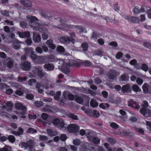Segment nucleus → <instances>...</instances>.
<instances>
[{"label":"nucleus","instance_id":"f257e3e1","mask_svg":"<svg viewBox=\"0 0 151 151\" xmlns=\"http://www.w3.org/2000/svg\"><path fill=\"white\" fill-rule=\"evenodd\" d=\"M28 20V24L35 30H37L43 25L38 23V19L36 17L33 16H28L26 17Z\"/></svg>","mask_w":151,"mask_h":151},{"label":"nucleus","instance_id":"f03ea898","mask_svg":"<svg viewBox=\"0 0 151 151\" xmlns=\"http://www.w3.org/2000/svg\"><path fill=\"white\" fill-rule=\"evenodd\" d=\"M32 72L36 75L37 76L40 78H42L45 76L47 73L43 71L40 66H35L32 70Z\"/></svg>","mask_w":151,"mask_h":151},{"label":"nucleus","instance_id":"7ed1b4c3","mask_svg":"<svg viewBox=\"0 0 151 151\" xmlns=\"http://www.w3.org/2000/svg\"><path fill=\"white\" fill-rule=\"evenodd\" d=\"M67 129L70 133H74L78 132L79 127L78 125L73 124L69 125L67 127Z\"/></svg>","mask_w":151,"mask_h":151},{"label":"nucleus","instance_id":"20e7f679","mask_svg":"<svg viewBox=\"0 0 151 151\" xmlns=\"http://www.w3.org/2000/svg\"><path fill=\"white\" fill-rule=\"evenodd\" d=\"M40 32L42 33V37L44 40H46L47 39L48 37V29L45 28L43 25L41 26L40 28L37 30Z\"/></svg>","mask_w":151,"mask_h":151},{"label":"nucleus","instance_id":"39448f33","mask_svg":"<svg viewBox=\"0 0 151 151\" xmlns=\"http://www.w3.org/2000/svg\"><path fill=\"white\" fill-rule=\"evenodd\" d=\"M146 7L145 6H142L140 8L137 6H135L133 9V12L136 15H137L139 13H143L145 12V8Z\"/></svg>","mask_w":151,"mask_h":151},{"label":"nucleus","instance_id":"423d86ee","mask_svg":"<svg viewBox=\"0 0 151 151\" xmlns=\"http://www.w3.org/2000/svg\"><path fill=\"white\" fill-rule=\"evenodd\" d=\"M117 75V73L114 70H110L107 74L108 78L111 80L116 79Z\"/></svg>","mask_w":151,"mask_h":151},{"label":"nucleus","instance_id":"0eeeda50","mask_svg":"<svg viewBox=\"0 0 151 151\" xmlns=\"http://www.w3.org/2000/svg\"><path fill=\"white\" fill-rule=\"evenodd\" d=\"M142 89L144 93L151 94V86L148 83H144L142 86Z\"/></svg>","mask_w":151,"mask_h":151},{"label":"nucleus","instance_id":"6e6552de","mask_svg":"<svg viewBox=\"0 0 151 151\" xmlns=\"http://www.w3.org/2000/svg\"><path fill=\"white\" fill-rule=\"evenodd\" d=\"M67 65L69 67L77 68L81 66V62L75 60H72L67 63Z\"/></svg>","mask_w":151,"mask_h":151},{"label":"nucleus","instance_id":"1a4fd4ad","mask_svg":"<svg viewBox=\"0 0 151 151\" xmlns=\"http://www.w3.org/2000/svg\"><path fill=\"white\" fill-rule=\"evenodd\" d=\"M125 19L129 22L134 23H138L140 21L138 17L134 16H127L126 17Z\"/></svg>","mask_w":151,"mask_h":151},{"label":"nucleus","instance_id":"9d476101","mask_svg":"<svg viewBox=\"0 0 151 151\" xmlns=\"http://www.w3.org/2000/svg\"><path fill=\"white\" fill-rule=\"evenodd\" d=\"M22 69L24 71H29L31 68V65L29 62L24 61L22 64Z\"/></svg>","mask_w":151,"mask_h":151},{"label":"nucleus","instance_id":"9b49d317","mask_svg":"<svg viewBox=\"0 0 151 151\" xmlns=\"http://www.w3.org/2000/svg\"><path fill=\"white\" fill-rule=\"evenodd\" d=\"M60 40L62 43H66L67 42H74V40L72 38L63 36L60 38Z\"/></svg>","mask_w":151,"mask_h":151},{"label":"nucleus","instance_id":"f8f14e48","mask_svg":"<svg viewBox=\"0 0 151 151\" xmlns=\"http://www.w3.org/2000/svg\"><path fill=\"white\" fill-rule=\"evenodd\" d=\"M121 91L124 93H131V88L130 85L126 84L123 85L121 88Z\"/></svg>","mask_w":151,"mask_h":151},{"label":"nucleus","instance_id":"ddd939ff","mask_svg":"<svg viewBox=\"0 0 151 151\" xmlns=\"http://www.w3.org/2000/svg\"><path fill=\"white\" fill-rule=\"evenodd\" d=\"M33 40L35 43H38L41 40V36L36 32H34L33 35Z\"/></svg>","mask_w":151,"mask_h":151},{"label":"nucleus","instance_id":"4468645a","mask_svg":"<svg viewBox=\"0 0 151 151\" xmlns=\"http://www.w3.org/2000/svg\"><path fill=\"white\" fill-rule=\"evenodd\" d=\"M53 40L51 39L48 40L46 42V44L52 50H54L56 47V45L53 43Z\"/></svg>","mask_w":151,"mask_h":151},{"label":"nucleus","instance_id":"2eb2a0df","mask_svg":"<svg viewBox=\"0 0 151 151\" xmlns=\"http://www.w3.org/2000/svg\"><path fill=\"white\" fill-rule=\"evenodd\" d=\"M35 62L38 64H43L47 62L46 56H38Z\"/></svg>","mask_w":151,"mask_h":151},{"label":"nucleus","instance_id":"dca6fc26","mask_svg":"<svg viewBox=\"0 0 151 151\" xmlns=\"http://www.w3.org/2000/svg\"><path fill=\"white\" fill-rule=\"evenodd\" d=\"M44 68L47 71H50L54 69V66L52 63H46L43 65Z\"/></svg>","mask_w":151,"mask_h":151},{"label":"nucleus","instance_id":"f3484780","mask_svg":"<svg viewBox=\"0 0 151 151\" xmlns=\"http://www.w3.org/2000/svg\"><path fill=\"white\" fill-rule=\"evenodd\" d=\"M21 3L26 7H30L32 6V4L31 1L28 0H20Z\"/></svg>","mask_w":151,"mask_h":151},{"label":"nucleus","instance_id":"a211bd4d","mask_svg":"<svg viewBox=\"0 0 151 151\" xmlns=\"http://www.w3.org/2000/svg\"><path fill=\"white\" fill-rule=\"evenodd\" d=\"M18 33L19 36L22 38H25V37L28 38L30 36V34L29 32H18Z\"/></svg>","mask_w":151,"mask_h":151},{"label":"nucleus","instance_id":"6ab92c4d","mask_svg":"<svg viewBox=\"0 0 151 151\" xmlns=\"http://www.w3.org/2000/svg\"><path fill=\"white\" fill-rule=\"evenodd\" d=\"M46 132L48 135L50 137L54 136L58 134V132L57 131L50 129H47Z\"/></svg>","mask_w":151,"mask_h":151},{"label":"nucleus","instance_id":"aec40b11","mask_svg":"<svg viewBox=\"0 0 151 151\" xmlns=\"http://www.w3.org/2000/svg\"><path fill=\"white\" fill-rule=\"evenodd\" d=\"M24 51L25 52V55L26 56H29L32 52H34L33 49L31 47H25L24 49Z\"/></svg>","mask_w":151,"mask_h":151},{"label":"nucleus","instance_id":"412c9836","mask_svg":"<svg viewBox=\"0 0 151 151\" xmlns=\"http://www.w3.org/2000/svg\"><path fill=\"white\" fill-rule=\"evenodd\" d=\"M7 60H8V61L6 63V66L9 68H11L13 67L14 65V62L12 58H8Z\"/></svg>","mask_w":151,"mask_h":151},{"label":"nucleus","instance_id":"4be33fe9","mask_svg":"<svg viewBox=\"0 0 151 151\" xmlns=\"http://www.w3.org/2000/svg\"><path fill=\"white\" fill-rule=\"evenodd\" d=\"M15 106L16 109L17 110L20 109L21 110H24L26 109L25 106L20 103L15 104Z\"/></svg>","mask_w":151,"mask_h":151},{"label":"nucleus","instance_id":"5701e85b","mask_svg":"<svg viewBox=\"0 0 151 151\" xmlns=\"http://www.w3.org/2000/svg\"><path fill=\"white\" fill-rule=\"evenodd\" d=\"M119 80L123 82H127L129 80V77L124 74H122L119 78Z\"/></svg>","mask_w":151,"mask_h":151},{"label":"nucleus","instance_id":"b1692460","mask_svg":"<svg viewBox=\"0 0 151 151\" xmlns=\"http://www.w3.org/2000/svg\"><path fill=\"white\" fill-rule=\"evenodd\" d=\"M11 85L13 87H15L16 88L19 89L20 90H22L23 89L22 86L17 83L15 82H11L10 83Z\"/></svg>","mask_w":151,"mask_h":151},{"label":"nucleus","instance_id":"393cba45","mask_svg":"<svg viewBox=\"0 0 151 151\" xmlns=\"http://www.w3.org/2000/svg\"><path fill=\"white\" fill-rule=\"evenodd\" d=\"M132 89L135 92H140L141 91V90L139 87L137 85L135 84L132 85Z\"/></svg>","mask_w":151,"mask_h":151},{"label":"nucleus","instance_id":"a878e982","mask_svg":"<svg viewBox=\"0 0 151 151\" xmlns=\"http://www.w3.org/2000/svg\"><path fill=\"white\" fill-rule=\"evenodd\" d=\"M91 106L93 108L97 107L98 105V103L94 99H92L90 101Z\"/></svg>","mask_w":151,"mask_h":151},{"label":"nucleus","instance_id":"bb28decb","mask_svg":"<svg viewBox=\"0 0 151 151\" xmlns=\"http://www.w3.org/2000/svg\"><path fill=\"white\" fill-rule=\"evenodd\" d=\"M6 105L7 107V109L9 111H11L12 110V107L13 106V104L11 101H8L6 103Z\"/></svg>","mask_w":151,"mask_h":151},{"label":"nucleus","instance_id":"cd10ccee","mask_svg":"<svg viewBox=\"0 0 151 151\" xmlns=\"http://www.w3.org/2000/svg\"><path fill=\"white\" fill-rule=\"evenodd\" d=\"M47 62H52L55 60V56L53 55L46 56Z\"/></svg>","mask_w":151,"mask_h":151},{"label":"nucleus","instance_id":"c85d7f7f","mask_svg":"<svg viewBox=\"0 0 151 151\" xmlns=\"http://www.w3.org/2000/svg\"><path fill=\"white\" fill-rule=\"evenodd\" d=\"M110 106L109 105L106 103H101L99 105V107L100 108L103 109H105Z\"/></svg>","mask_w":151,"mask_h":151},{"label":"nucleus","instance_id":"c756f323","mask_svg":"<svg viewBox=\"0 0 151 151\" xmlns=\"http://www.w3.org/2000/svg\"><path fill=\"white\" fill-rule=\"evenodd\" d=\"M83 65L86 67H88L91 65V63L89 60H84L83 62H81V65Z\"/></svg>","mask_w":151,"mask_h":151},{"label":"nucleus","instance_id":"7c9ffc66","mask_svg":"<svg viewBox=\"0 0 151 151\" xmlns=\"http://www.w3.org/2000/svg\"><path fill=\"white\" fill-rule=\"evenodd\" d=\"M65 125L64 122L62 120H60L59 123V124L57 127L60 129H63L64 128H65V127L64 126Z\"/></svg>","mask_w":151,"mask_h":151},{"label":"nucleus","instance_id":"2f4dec72","mask_svg":"<svg viewBox=\"0 0 151 151\" xmlns=\"http://www.w3.org/2000/svg\"><path fill=\"white\" fill-rule=\"evenodd\" d=\"M91 137L93 138L92 141L94 143L96 144H98L100 143V140L98 137H93V136H91Z\"/></svg>","mask_w":151,"mask_h":151},{"label":"nucleus","instance_id":"473e14b6","mask_svg":"<svg viewBox=\"0 0 151 151\" xmlns=\"http://www.w3.org/2000/svg\"><path fill=\"white\" fill-rule=\"evenodd\" d=\"M0 151H13L11 147L5 146L3 148H0Z\"/></svg>","mask_w":151,"mask_h":151},{"label":"nucleus","instance_id":"72a5a7b5","mask_svg":"<svg viewBox=\"0 0 151 151\" xmlns=\"http://www.w3.org/2000/svg\"><path fill=\"white\" fill-rule=\"evenodd\" d=\"M89 147L88 143L87 142L85 143L83 145L82 147V150L84 151H87Z\"/></svg>","mask_w":151,"mask_h":151},{"label":"nucleus","instance_id":"f704fd0d","mask_svg":"<svg viewBox=\"0 0 151 151\" xmlns=\"http://www.w3.org/2000/svg\"><path fill=\"white\" fill-rule=\"evenodd\" d=\"M68 116L69 118L75 120H78V118L77 116L73 114V113H70L68 114Z\"/></svg>","mask_w":151,"mask_h":151},{"label":"nucleus","instance_id":"c9c22d12","mask_svg":"<svg viewBox=\"0 0 151 151\" xmlns=\"http://www.w3.org/2000/svg\"><path fill=\"white\" fill-rule=\"evenodd\" d=\"M62 71L65 74H68L69 73L70 70L69 68L67 67H64L63 66L62 68Z\"/></svg>","mask_w":151,"mask_h":151},{"label":"nucleus","instance_id":"e433bc0d","mask_svg":"<svg viewBox=\"0 0 151 151\" xmlns=\"http://www.w3.org/2000/svg\"><path fill=\"white\" fill-rule=\"evenodd\" d=\"M20 26L23 28H26L28 26L27 23L25 21H22L20 23Z\"/></svg>","mask_w":151,"mask_h":151},{"label":"nucleus","instance_id":"4c0bfd02","mask_svg":"<svg viewBox=\"0 0 151 151\" xmlns=\"http://www.w3.org/2000/svg\"><path fill=\"white\" fill-rule=\"evenodd\" d=\"M60 120L57 118H55L52 121V123L55 126H57L60 122Z\"/></svg>","mask_w":151,"mask_h":151},{"label":"nucleus","instance_id":"58836bf2","mask_svg":"<svg viewBox=\"0 0 151 151\" xmlns=\"http://www.w3.org/2000/svg\"><path fill=\"white\" fill-rule=\"evenodd\" d=\"M29 56L32 60L35 62H36L37 59V57H38V56H37L36 54L34 53V52H32Z\"/></svg>","mask_w":151,"mask_h":151},{"label":"nucleus","instance_id":"ea45409f","mask_svg":"<svg viewBox=\"0 0 151 151\" xmlns=\"http://www.w3.org/2000/svg\"><path fill=\"white\" fill-rule=\"evenodd\" d=\"M75 100L77 103L80 104L82 103L83 101V99L79 96H76Z\"/></svg>","mask_w":151,"mask_h":151},{"label":"nucleus","instance_id":"a19ab883","mask_svg":"<svg viewBox=\"0 0 151 151\" xmlns=\"http://www.w3.org/2000/svg\"><path fill=\"white\" fill-rule=\"evenodd\" d=\"M27 133L33 134L34 133H37V131L36 130L32 128L29 127L28 128V129L27 131Z\"/></svg>","mask_w":151,"mask_h":151},{"label":"nucleus","instance_id":"79ce46f5","mask_svg":"<svg viewBox=\"0 0 151 151\" xmlns=\"http://www.w3.org/2000/svg\"><path fill=\"white\" fill-rule=\"evenodd\" d=\"M77 29H78L81 32H84L86 33L87 32L85 28L83 26H76V27Z\"/></svg>","mask_w":151,"mask_h":151},{"label":"nucleus","instance_id":"37998d69","mask_svg":"<svg viewBox=\"0 0 151 151\" xmlns=\"http://www.w3.org/2000/svg\"><path fill=\"white\" fill-rule=\"evenodd\" d=\"M7 139L9 140L10 142L12 143H14L15 140L14 137L12 135H9L7 137Z\"/></svg>","mask_w":151,"mask_h":151},{"label":"nucleus","instance_id":"c03bdc74","mask_svg":"<svg viewBox=\"0 0 151 151\" xmlns=\"http://www.w3.org/2000/svg\"><path fill=\"white\" fill-rule=\"evenodd\" d=\"M43 103L42 101H36L35 103V106L37 107H40L43 105Z\"/></svg>","mask_w":151,"mask_h":151},{"label":"nucleus","instance_id":"a18cd8bd","mask_svg":"<svg viewBox=\"0 0 151 151\" xmlns=\"http://www.w3.org/2000/svg\"><path fill=\"white\" fill-rule=\"evenodd\" d=\"M100 115L99 112L96 110H94L93 112V116L94 118H98Z\"/></svg>","mask_w":151,"mask_h":151},{"label":"nucleus","instance_id":"49530a36","mask_svg":"<svg viewBox=\"0 0 151 151\" xmlns=\"http://www.w3.org/2000/svg\"><path fill=\"white\" fill-rule=\"evenodd\" d=\"M108 142L112 145H114L116 142V140L113 138L109 137L107 139Z\"/></svg>","mask_w":151,"mask_h":151},{"label":"nucleus","instance_id":"de8ad7c7","mask_svg":"<svg viewBox=\"0 0 151 151\" xmlns=\"http://www.w3.org/2000/svg\"><path fill=\"white\" fill-rule=\"evenodd\" d=\"M110 126L112 128L116 129L119 128V126L116 123L112 122L110 124Z\"/></svg>","mask_w":151,"mask_h":151},{"label":"nucleus","instance_id":"09e8293b","mask_svg":"<svg viewBox=\"0 0 151 151\" xmlns=\"http://www.w3.org/2000/svg\"><path fill=\"white\" fill-rule=\"evenodd\" d=\"M81 47L83 48V50L86 51L87 50L88 48V44L86 42L83 43L81 45Z\"/></svg>","mask_w":151,"mask_h":151},{"label":"nucleus","instance_id":"8fccbe9b","mask_svg":"<svg viewBox=\"0 0 151 151\" xmlns=\"http://www.w3.org/2000/svg\"><path fill=\"white\" fill-rule=\"evenodd\" d=\"M57 51L59 52H65V49L61 46H58L56 49Z\"/></svg>","mask_w":151,"mask_h":151},{"label":"nucleus","instance_id":"3c124183","mask_svg":"<svg viewBox=\"0 0 151 151\" xmlns=\"http://www.w3.org/2000/svg\"><path fill=\"white\" fill-rule=\"evenodd\" d=\"M39 139L41 141H45L47 140L48 138L46 136L40 135L39 136Z\"/></svg>","mask_w":151,"mask_h":151},{"label":"nucleus","instance_id":"603ef678","mask_svg":"<svg viewBox=\"0 0 151 151\" xmlns=\"http://www.w3.org/2000/svg\"><path fill=\"white\" fill-rule=\"evenodd\" d=\"M142 69L145 72L147 71L148 70V67L145 63L143 64L141 66Z\"/></svg>","mask_w":151,"mask_h":151},{"label":"nucleus","instance_id":"864d4df0","mask_svg":"<svg viewBox=\"0 0 151 151\" xmlns=\"http://www.w3.org/2000/svg\"><path fill=\"white\" fill-rule=\"evenodd\" d=\"M37 82L36 80L34 78L30 79L28 82V84L30 86H32L33 83H35Z\"/></svg>","mask_w":151,"mask_h":151},{"label":"nucleus","instance_id":"5fc2aeb1","mask_svg":"<svg viewBox=\"0 0 151 151\" xmlns=\"http://www.w3.org/2000/svg\"><path fill=\"white\" fill-rule=\"evenodd\" d=\"M49 115L47 114L43 113L41 115V118L45 120H47L48 118Z\"/></svg>","mask_w":151,"mask_h":151},{"label":"nucleus","instance_id":"6e6d98bb","mask_svg":"<svg viewBox=\"0 0 151 151\" xmlns=\"http://www.w3.org/2000/svg\"><path fill=\"white\" fill-rule=\"evenodd\" d=\"M146 123L147 130L151 132V122L147 121L146 122Z\"/></svg>","mask_w":151,"mask_h":151},{"label":"nucleus","instance_id":"4d7b16f0","mask_svg":"<svg viewBox=\"0 0 151 151\" xmlns=\"http://www.w3.org/2000/svg\"><path fill=\"white\" fill-rule=\"evenodd\" d=\"M42 16L45 18H46L47 19H49L50 20H51V19H53L54 18V17H52V16H48L47 14H45L43 13L42 14Z\"/></svg>","mask_w":151,"mask_h":151},{"label":"nucleus","instance_id":"13d9d810","mask_svg":"<svg viewBox=\"0 0 151 151\" xmlns=\"http://www.w3.org/2000/svg\"><path fill=\"white\" fill-rule=\"evenodd\" d=\"M73 142L74 145H80L81 141L80 139H76L73 140Z\"/></svg>","mask_w":151,"mask_h":151},{"label":"nucleus","instance_id":"bf43d9fd","mask_svg":"<svg viewBox=\"0 0 151 151\" xmlns=\"http://www.w3.org/2000/svg\"><path fill=\"white\" fill-rule=\"evenodd\" d=\"M147 109L145 108H142L140 110V112L143 115L145 116V114L146 113Z\"/></svg>","mask_w":151,"mask_h":151},{"label":"nucleus","instance_id":"052dcab7","mask_svg":"<svg viewBox=\"0 0 151 151\" xmlns=\"http://www.w3.org/2000/svg\"><path fill=\"white\" fill-rule=\"evenodd\" d=\"M67 137L65 134H62L60 135V140L63 141H65L67 139Z\"/></svg>","mask_w":151,"mask_h":151},{"label":"nucleus","instance_id":"680f3d73","mask_svg":"<svg viewBox=\"0 0 151 151\" xmlns=\"http://www.w3.org/2000/svg\"><path fill=\"white\" fill-rule=\"evenodd\" d=\"M136 82L138 85H141L143 83V81L142 79L137 78L136 79Z\"/></svg>","mask_w":151,"mask_h":151},{"label":"nucleus","instance_id":"e2e57ef3","mask_svg":"<svg viewBox=\"0 0 151 151\" xmlns=\"http://www.w3.org/2000/svg\"><path fill=\"white\" fill-rule=\"evenodd\" d=\"M1 13L2 15L3 16H4L6 17H9V12L6 10L2 11L1 12Z\"/></svg>","mask_w":151,"mask_h":151},{"label":"nucleus","instance_id":"0e129e2a","mask_svg":"<svg viewBox=\"0 0 151 151\" xmlns=\"http://www.w3.org/2000/svg\"><path fill=\"white\" fill-rule=\"evenodd\" d=\"M143 45L145 47L151 49V43L148 42H145L143 43Z\"/></svg>","mask_w":151,"mask_h":151},{"label":"nucleus","instance_id":"69168bd1","mask_svg":"<svg viewBox=\"0 0 151 151\" xmlns=\"http://www.w3.org/2000/svg\"><path fill=\"white\" fill-rule=\"evenodd\" d=\"M123 53L121 52H118L116 54V57L117 59H120L123 56Z\"/></svg>","mask_w":151,"mask_h":151},{"label":"nucleus","instance_id":"338daca9","mask_svg":"<svg viewBox=\"0 0 151 151\" xmlns=\"http://www.w3.org/2000/svg\"><path fill=\"white\" fill-rule=\"evenodd\" d=\"M95 83L97 85H99L101 83L102 81L99 78H97L94 80Z\"/></svg>","mask_w":151,"mask_h":151},{"label":"nucleus","instance_id":"774afa93","mask_svg":"<svg viewBox=\"0 0 151 151\" xmlns=\"http://www.w3.org/2000/svg\"><path fill=\"white\" fill-rule=\"evenodd\" d=\"M16 94L19 96H21L23 94V92L22 91L17 90L15 92Z\"/></svg>","mask_w":151,"mask_h":151}]
</instances>
